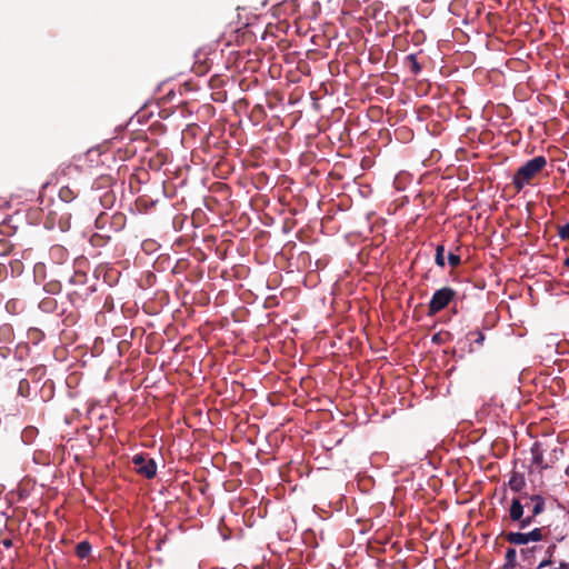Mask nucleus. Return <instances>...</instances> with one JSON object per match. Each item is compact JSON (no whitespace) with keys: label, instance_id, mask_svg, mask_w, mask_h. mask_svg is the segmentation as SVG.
<instances>
[{"label":"nucleus","instance_id":"1","mask_svg":"<svg viewBox=\"0 0 569 569\" xmlns=\"http://www.w3.org/2000/svg\"><path fill=\"white\" fill-rule=\"evenodd\" d=\"M546 509V500L540 495L521 493L519 497L512 498L508 508V519L512 523H517L519 530H525L536 522V517L541 515Z\"/></svg>","mask_w":569,"mask_h":569},{"label":"nucleus","instance_id":"2","mask_svg":"<svg viewBox=\"0 0 569 569\" xmlns=\"http://www.w3.org/2000/svg\"><path fill=\"white\" fill-rule=\"evenodd\" d=\"M545 156H537L522 163L512 177V187L520 192L527 186H533L547 167Z\"/></svg>","mask_w":569,"mask_h":569},{"label":"nucleus","instance_id":"3","mask_svg":"<svg viewBox=\"0 0 569 569\" xmlns=\"http://www.w3.org/2000/svg\"><path fill=\"white\" fill-rule=\"evenodd\" d=\"M549 530L545 527H535L530 531H502L500 537L510 545H529L530 542L542 541Z\"/></svg>","mask_w":569,"mask_h":569},{"label":"nucleus","instance_id":"4","mask_svg":"<svg viewBox=\"0 0 569 569\" xmlns=\"http://www.w3.org/2000/svg\"><path fill=\"white\" fill-rule=\"evenodd\" d=\"M457 297L458 292L451 287H442L436 290L428 305V316H436L452 302L456 305Z\"/></svg>","mask_w":569,"mask_h":569},{"label":"nucleus","instance_id":"5","mask_svg":"<svg viewBox=\"0 0 569 569\" xmlns=\"http://www.w3.org/2000/svg\"><path fill=\"white\" fill-rule=\"evenodd\" d=\"M520 547V567L522 569H533L537 566V553L542 550V546L539 545H518Z\"/></svg>","mask_w":569,"mask_h":569},{"label":"nucleus","instance_id":"6","mask_svg":"<svg viewBox=\"0 0 569 569\" xmlns=\"http://www.w3.org/2000/svg\"><path fill=\"white\" fill-rule=\"evenodd\" d=\"M132 463L137 473L152 479L157 473V465L153 459L147 458L143 455H136L132 458Z\"/></svg>","mask_w":569,"mask_h":569},{"label":"nucleus","instance_id":"7","mask_svg":"<svg viewBox=\"0 0 569 569\" xmlns=\"http://www.w3.org/2000/svg\"><path fill=\"white\" fill-rule=\"evenodd\" d=\"M508 486L513 492L523 493L522 490L526 487L525 476L520 472L512 471Z\"/></svg>","mask_w":569,"mask_h":569},{"label":"nucleus","instance_id":"8","mask_svg":"<svg viewBox=\"0 0 569 569\" xmlns=\"http://www.w3.org/2000/svg\"><path fill=\"white\" fill-rule=\"evenodd\" d=\"M515 547L516 546L507 548L505 553V562L501 566V569H516L518 566H520L517 559V550Z\"/></svg>","mask_w":569,"mask_h":569},{"label":"nucleus","instance_id":"9","mask_svg":"<svg viewBox=\"0 0 569 569\" xmlns=\"http://www.w3.org/2000/svg\"><path fill=\"white\" fill-rule=\"evenodd\" d=\"M49 254L51 260L58 264L64 263L68 259V251L59 244L52 246Z\"/></svg>","mask_w":569,"mask_h":569},{"label":"nucleus","instance_id":"10","mask_svg":"<svg viewBox=\"0 0 569 569\" xmlns=\"http://www.w3.org/2000/svg\"><path fill=\"white\" fill-rule=\"evenodd\" d=\"M79 190H76L69 186H62L59 190V198L61 201L69 203L77 198Z\"/></svg>","mask_w":569,"mask_h":569},{"label":"nucleus","instance_id":"11","mask_svg":"<svg viewBox=\"0 0 569 569\" xmlns=\"http://www.w3.org/2000/svg\"><path fill=\"white\" fill-rule=\"evenodd\" d=\"M405 64L409 68L413 76H417L421 71V64L418 61L417 54L411 53L405 58Z\"/></svg>","mask_w":569,"mask_h":569},{"label":"nucleus","instance_id":"12","mask_svg":"<svg viewBox=\"0 0 569 569\" xmlns=\"http://www.w3.org/2000/svg\"><path fill=\"white\" fill-rule=\"evenodd\" d=\"M39 308L43 312L52 313L57 311L58 302L52 297H46L39 302Z\"/></svg>","mask_w":569,"mask_h":569},{"label":"nucleus","instance_id":"13","mask_svg":"<svg viewBox=\"0 0 569 569\" xmlns=\"http://www.w3.org/2000/svg\"><path fill=\"white\" fill-rule=\"evenodd\" d=\"M38 433V430L37 428L32 427V426H29V427H26L22 432H21V440L23 443H31L36 436Z\"/></svg>","mask_w":569,"mask_h":569},{"label":"nucleus","instance_id":"14","mask_svg":"<svg viewBox=\"0 0 569 569\" xmlns=\"http://www.w3.org/2000/svg\"><path fill=\"white\" fill-rule=\"evenodd\" d=\"M91 552V545L88 541H81L76 546V555L80 559H86Z\"/></svg>","mask_w":569,"mask_h":569},{"label":"nucleus","instance_id":"15","mask_svg":"<svg viewBox=\"0 0 569 569\" xmlns=\"http://www.w3.org/2000/svg\"><path fill=\"white\" fill-rule=\"evenodd\" d=\"M531 452H532V461L535 465H537L541 468L548 467L547 465H543L542 452L540 450L539 443L533 445V447L531 448Z\"/></svg>","mask_w":569,"mask_h":569},{"label":"nucleus","instance_id":"16","mask_svg":"<svg viewBox=\"0 0 569 569\" xmlns=\"http://www.w3.org/2000/svg\"><path fill=\"white\" fill-rule=\"evenodd\" d=\"M435 262L438 267L443 268L446 266L445 261V247L443 244H439L436 248Z\"/></svg>","mask_w":569,"mask_h":569},{"label":"nucleus","instance_id":"17","mask_svg":"<svg viewBox=\"0 0 569 569\" xmlns=\"http://www.w3.org/2000/svg\"><path fill=\"white\" fill-rule=\"evenodd\" d=\"M19 396L27 398L30 395V383L27 379H21L18 387Z\"/></svg>","mask_w":569,"mask_h":569},{"label":"nucleus","instance_id":"18","mask_svg":"<svg viewBox=\"0 0 569 569\" xmlns=\"http://www.w3.org/2000/svg\"><path fill=\"white\" fill-rule=\"evenodd\" d=\"M469 337L471 338L472 343L478 346H482L485 341V335L479 330L469 332Z\"/></svg>","mask_w":569,"mask_h":569},{"label":"nucleus","instance_id":"19","mask_svg":"<svg viewBox=\"0 0 569 569\" xmlns=\"http://www.w3.org/2000/svg\"><path fill=\"white\" fill-rule=\"evenodd\" d=\"M555 560H553V557H548V556H545L538 563L537 566L533 568V569H543L546 567H549L551 565H553Z\"/></svg>","mask_w":569,"mask_h":569},{"label":"nucleus","instance_id":"20","mask_svg":"<svg viewBox=\"0 0 569 569\" xmlns=\"http://www.w3.org/2000/svg\"><path fill=\"white\" fill-rule=\"evenodd\" d=\"M44 290L49 293L56 295L61 291V284L59 282H49L46 284Z\"/></svg>","mask_w":569,"mask_h":569},{"label":"nucleus","instance_id":"21","mask_svg":"<svg viewBox=\"0 0 569 569\" xmlns=\"http://www.w3.org/2000/svg\"><path fill=\"white\" fill-rule=\"evenodd\" d=\"M558 236L561 240L569 241V223L559 227Z\"/></svg>","mask_w":569,"mask_h":569},{"label":"nucleus","instance_id":"22","mask_svg":"<svg viewBox=\"0 0 569 569\" xmlns=\"http://www.w3.org/2000/svg\"><path fill=\"white\" fill-rule=\"evenodd\" d=\"M448 262L452 268L458 267L461 263V258L459 254H456L453 252H450L448 254Z\"/></svg>","mask_w":569,"mask_h":569},{"label":"nucleus","instance_id":"23","mask_svg":"<svg viewBox=\"0 0 569 569\" xmlns=\"http://www.w3.org/2000/svg\"><path fill=\"white\" fill-rule=\"evenodd\" d=\"M557 550V545L556 543H550L546 550H545V556H548V557H553L555 556V552Z\"/></svg>","mask_w":569,"mask_h":569},{"label":"nucleus","instance_id":"24","mask_svg":"<svg viewBox=\"0 0 569 569\" xmlns=\"http://www.w3.org/2000/svg\"><path fill=\"white\" fill-rule=\"evenodd\" d=\"M107 219H108V216L106 213L99 214L98 218L96 219V227L101 228L103 226V223L107 221Z\"/></svg>","mask_w":569,"mask_h":569},{"label":"nucleus","instance_id":"25","mask_svg":"<svg viewBox=\"0 0 569 569\" xmlns=\"http://www.w3.org/2000/svg\"><path fill=\"white\" fill-rule=\"evenodd\" d=\"M10 353V349L7 347H0V360L7 359Z\"/></svg>","mask_w":569,"mask_h":569},{"label":"nucleus","instance_id":"26","mask_svg":"<svg viewBox=\"0 0 569 569\" xmlns=\"http://www.w3.org/2000/svg\"><path fill=\"white\" fill-rule=\"evenodd\" d=\"M557 569H569V562L560 561Z\"/></svg>","mask_w":569,"mask_h":569},{"label":"nucleus","instance_id":"27","mask_svg":"<svg viewBox=\"0 0 569 569\" xmlns=\"http://www.w3.org/2000/svg\"><path fill=\"white\" fill-rule=\"evenodd\" d=\"M7 247H8L7 241H6V240H1V241H0V248H1V250H2V252H3V253H6V252H7Z\"/></svg>","mask_w":569,"mask_h":569},{"label":"nucleus","instance_id":"28","mask_svg":"<svg viewBox=\"0 0 569 569\" xmlns=\"http://www.w3.org/2000/svg\"><path fill=\"white\" fill-rule=\"evenodd\" d=\"M2 545H3V547H6V548H10V547L12 546V540H11V539H4V540L2 541Z\"/></svg>","mask_w":569,"mask_h":569},{"label":"nucleus","instance_id":"29","mask_svg":"<svg viewBox=\"0 0 569 569\" xmlns=\"http://www.w3.org/2000/svg\"><path fill=\"white\" fill-rule=\"evenodd\" d=\"M567 266H569V259L566 260Z\"/></svg>","mask_w":569,"mask_h":569},{"label":"nucleus","instance_id":"30","mask_svg":"<svg viewBox=\"0 0 569 569\" xmlns=\"http://www.w3.org/2000/svg\"><path fill=\"white\" fill-rule=\"evenodd\" d=\"M551 569H557V568H551Z\"/></svg>","mask_w":569,"mask_h":569}]
</instances>
